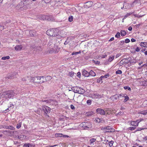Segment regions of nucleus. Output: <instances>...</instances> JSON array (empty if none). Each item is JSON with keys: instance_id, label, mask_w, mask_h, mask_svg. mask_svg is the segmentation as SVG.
Returning a JSON list of instances; mask_svg holds the SVG:
<instances>
[{"instance_id": "16", "label": "nucleus", "mask_w": 147, "mask_h": 147, "mask_svg": "<svg viewBox=\"0 0 147 147\" xmlns=\"http://www.w3.org/2000/svg\"><path fill=\"white\" fill-rule=\"evenodd\" d=\"M31 36H36V31L35 30H30L29 32Z\"/></svg>"}, {"instance_id": "9", "label": "nucleus", "mask_w": 147, "mask_h": 147, "mask_svg": "<svg viewBox=\"0 0 147 147\" xmlns=\"http://www.w3.org/2000/svg\"><path fill=\"white\" fill-rule=\"evenodd\" d=\"M42 101L45 102L47 103H48L50 105H56L57 104V102L55 101L54 100H42Z\"/></svg>"}, {"instance_id": "32", "label": "nucleus", "mask_w": 147, "mask_h": 147, "mask_svg": "<svg viewBox=\"0 0 147 147\" xmlns=\"http://www.w3.org/2000/svg\"><path fill=\"white\" fill-rule=\"evenodd\" d=\"M110 129H112V128L110 127L109 126H108V127H106V128H105L104 129V130H108L106 131L108 132H110L111 131H110Z\"/></svg>"}, {"instance_id": "52", "label": "nucleus", "mask_w": 147, "mask_h": 147, "mask_svg": "<svg viewBox=\"0 0 147 147\" xmlns=\"http://www.w3.org/2000/svg\"><path fill=\"white\" fill-rule=\"evenodd\" d=\"M4 28V26H3L0 25V30L2 31Z\"/></svg>"}, {"instance_id": "59", "label": "nucleus", "mask_w": 147, "mask_h": 147, "mask_svg": "<svg viewBox=\"0 0 147 147\" xmlns=\"http://www.w3.org/2000/svg\"><path fill=\"white\" fill-rule=\"evenodd\" d=\"M143 129V128H138L137 130H136L135 131L136 132V131H141V130H142V129Z\"/></svg>"}, {"instance_id": "22", "label": "nucleus", "mask_w": 147, "mask_h": 147, "mask_svg": "<svg viewBox=\"0 0 147 147\" xmlns=\"http://www.w3.org/2000/svg\"><path fill=\"white\" fill-rule=\"evenodd\" d=\"M103 95H100L98 94H94V98H101L102 97Z\"/></svg>"}, {"instance_id": "40", "label": "nucleus", "mask_w": 147, "mask_h": 147, "mask_svg": "<svg viewBox=\"0 0 147 147\" xmlns=\"http://www.w3.org/2000/svg\"><path fill=\"white\" fill-rule=\"evenodd\" d=\"M81 53V51H80L78 52H73L71 54L72 55H78V54H80Z\"/></svg>"}, {"instance_id": "30", "label": "nucleus", "mask_w": 147, "mask_h": 147, "mask_svg": "<svg viewBox=\"0 0 147 147\" xmlns=\"http://www.w3.org/2000/svg\"><path fill=\"white\" fill-rule=\"evenodd\" d=\"M95 121L96 123H98L101 122L102 119H101L97 118L95 119Z\"/></svg>"}, {"instance_id": "29", "label": "nucleus", "mask_w": 147, "mask_h": 147, "mask_svg": "<svg viewBox=\"0 0 147 147\" xmlns=\"http://www.w3.org/2000/svg\"><path fill=\"white\" fill-rule=\"evenodd\" d=\"M126 63L125 59H123L119 63L120 65H122Z\"/></svg>"}, {"instance_id": "55", "label": "nucleus", "mask_w": 147, "mask_h": 147, "mask_svg": "<svg viewBox=\"0 0 147 147\" xmlns=\"http://www.w3.org/2000/svg\"><path fill=\"white\" fill-rule=\"evenodd\" d=\"M9 128L11 130H14L15 129V128L11 126H9Z\"/></svg>"}, {"instance_id": "46", "label": "nucleus", "mask_w": 147, "mask_h": 147, "mask_svg": "<svg viewBox=\"0 0 147 147\" xmlns=\"http://www.w3.org/2000/svg\"><path fill=\"white\" fill-rule=\"evenodd\" d=\"M136 128L135 127H131L129 128V129L131 130H133Z\"/></svg>"}, {"instance_id": "45", "label": "nucleus", "mask_w": 147, "mask_h": 147, "mask_svg": "<svg viewBox=\"0 0 147 147\" xmlns=\"http://www.w3.org/2000/svg\"><path fill=\"white\" fill-rule=\"evenodd\" d=\"M122 72L121 71V70H117L116 72V74H122Z\"/></svg>"}, {"instance_id": "14", "label": "nucleus", "mask_w": 147, "mask_h": 147, "mask_svg": "<svg viewBox=\"0 0 147 147\" xmlns=\"http://www.w3.org/2000/svg\"><path fill=\"white\" fill-rule=\"evenodd\" d=\"M140 121L137 120L136 121H132L131 122V125L135 126H137L138 125V124Z\"/></svg>"}, {"instance_id": "2", "label": "nucleus", "mask_w": 147, "mask_h": 147, "mask_svg": "<svg viewBox=\"0 0 147 147\" xmlns=\"http://www.w3.org/2000/svg\"><path fill=\"white\" fill-rule=\"evenodd\" d=\"M15 95L14 92L13 90H9L3 92L0 96V98H13Z\"/></svg>"}, {"instance_id": "63", "label": "nucleus", "mask_w": 147, "mask_h": 147, "mask_svg": "<svg viewBox=\"0 0 147 147\" xmlns=\"http://www.w3.org/2000/svg\"><path fill=\"white\" fill-rule=\"evenodd\" d=\"M131 41L132 42H135L136 40L135 39L132 38L131 39Z\"/></svg>"}, {"instance_id": "1", "label": "nucleus", "mask_w": 147, "mask_h": 147, "mask_svg": "<svg viewBox=\"0 0 147 147\" xmlns=\"http://www.w3.org/2000/svg\"><path fill=\"white\" fill-rule=\"evenodd\" d=\"M30 4L25 0H23L19 3L16 6V8L19 11H24L30 7Z\"/></svg>"}, {"instance_id": "49", "label": "nucleus", "mask_w": 147, "mask_h": 147, "mask_svg": "<svg viewBox=\"0 0 147 147\" xmlns=\"http://www.w3.org/2000/svg\"><path fill=\"white\" fill-rule=\"evenodd\" d=\"M86 102L88 105H90L91 103V101L90 100H88Z\"/></svg>"}, {"instance_id": "44", "label": "nucleus", "mask_w": 147, "mask_h": 147, "mask_svg": "<svg viewBox=\"0 0 147 147\" xmlns=\"http://www.w3.org/2000/svg\"><path fill=\"white\" fill-rule=\"evenodd\" d=\"M123 97H124L125 98V99L124 100V101L125 102H126L129 99V98L128 96H124Z\"/></svg>"}, {"instance_id": "48", "label": "nucleus", "mask_w": 147, "mask_h": 147, "mask_svg": "<svg viewBox=\"0 0 147 147\" xmlns=\"http://www.w3.org/2000/svg\"><path fill=\"white\" fill-rule=\"evenodd\" d=\"M28 79H29V78L27 77L26 78H24L22 79V80L23 81H27V80Z\"/></svg>"}, {"instance_id": "5", "label": "nucleus", "mask_w": 147, "mask_h": 147, "mask_svg": "<svg viewBox=\"0 0 147 147\" xmlns=\"http://www.w3.org/2000/svg\"><path fill=\"white\" fill-rule=\"evenodd\" d=\"M124 94H117L113 96H112L110 98L111 100L113 101H115L118 99L121 96L124 97Z\"/></svg>"}, {"instance_id": "42", "label": "nucleus", "mask_w": 147, "mask_h": 147, "mask_svg": "<svg viewBox=\"0 0 147 147\" xmlns=\"http://www.w3.org/2000/svg\"><path fill=\"white\" fill-rule=\"evenodd\" d=\"M115 36V37H116L117 38H119L120 37V33L118 32L116 34Z\"/></svg>"}, {"instance_id": "10", "label": "nucleus", "mask_w": 147, "mask_h": 147, "mask_svg": "<svg viewBox=\"0 0 147 147\" xmlns=\"http://www.w3.org/2000/svg\"><path fill=\"white\" fill-rule=\"evenodd\" d=\"M49 53H57L59 52V50L57 49L56 47H54V48H51L49 50Z\"/></svg>"}, {"instance_id": "20", "label": "nucleus", "mask_w": 147, "mask_h": 147, "mask_svg": "<svg viewBox=\"0 0 147 147\" xmlns=\"http://www.w3.org/2000/svg\"><path fill=\"white\" fill-rule=\"evenodd\" d=\"M115 57L114 55H111L109 56L108 61L109 62H111L114 59Z\"/></svg>"}, {"instance_id": "11", "label": "nucleus", "mask_w": 147, "mask_h": 147, "mask_svg": "<svg viewBox=\"0 0 147 147\" xmlns=\"http://www.w3.org/2000/svg\"><path fill=\"white\" fill-rule=\"evenodd\" d=\"M96 112L98 114L101 115H104L105 114V111L101 109L98 108L96 110Z\"/></svg>"}, {"instance_id": "8", "label": "nucleus", "mask_w": 147, "mask_h": 147, "mask_svg": "<svg viewBox=\"0 0 147 147\" xmlns=\"http://www.w3.org/2000/svg\"><path fill=\"white\" fill-rule=\"evenodd\" d=\"M4 132H7L8 133H9V136H13L14 137L15 136H16V135H17L18 134V132L16 131H12L9 130L7 131L6 130L3 131V133Z\"/></svg>"}, {"instance_id": "31", "label": "nucleus", "mask_w": 147, "mask_h": 147, "mask_svg": "<svg viewBox=\"0 0 147 147\" xmlns=\"http://www.w3.org/2000/svg\"><path fill=\"white\" fill-rule=\"evenodd\" d=\"M105 111V113H106V115H109L111 113V111L110 110H109V109H106Z\"/></svg>"}, {"instance_id": "60", "label": "nucleus", "mask_w": 147, "mask_h": 147, "mask_svg": "<svg viewBox=\"0 0 147 147\" xmlns=\"http://www.w3.org/2000/svg\"><path fill=\"white\" fill-rule=\"evenodd\" d=\"M132 28L131 26H130L128 28V30L129 31H131L132 30Z\"/></svg>"}, {"instance_id": "58", "label": "nucleus", "mask_w": 147, "mask_h": 147, "mask_svg": "<svg viewBox=\"0 0 147 147\" xmlns=\"http://www.w3.org/2000/svg\"><path fill=\"white\" fill-rule=\"evenodd\" d=\"M77 76L78 77H80L81 76V73L80 72L77 73Z\"/></svg>"}, {"instance_id": "15", "label": "nucleus", "mask_w": 147, "mask_h": 147, "mask_svg": "<svg viewBox=\"0 0 147 147\" xmlns=\"http://www.w3.org/2000/svg\"><path fill=\"white\" fill-rule=\"evenodd\" d=\"M22 46L21 45H16L15 47V49L17 51H20L21 50L22 48Z\"/></svg>"}, {"instance_id": "4", "label": "nucleus", "mask_w": 147, "mask_h": 147, "mask_svg": "<svg viewBox=\"0 0 147 147\" xmlns=\"http://www.w3.org/2000/svg\"><path fill=\"white\" fill-rule=\"evenodd\" d=\"M71 89L74 93L83 94L85 92L84 90L79 87H73L71 88Z\"/></svg>"}, {"instance_id": "62", "label": "nucleus", "mask_w": 147, "mask_h": 147, "mask_svg": "<svg viewBox=\"0 0 147 147\" xmlns=\"http://www.w3.org/2000/svg\"><path fill=\"white\" fill-rule=\"evenodd\" d=\"M114 40V38L113 37H112L111 38L110 40H109V41H111L113 40Z\"/></svg>"}, {"instance_id": "27", "label": "nucleus", "mask_w": 147, "mask_h": 147, "mask_svg": "<svg viewBox=\"0 0 147 147\" xmlns=\"http://www.w3.org/2000/svg\"><path fill=\"white\" fill-rule=\"evenodd\" d=\"M45 81V78H41V79L40 80V81L36 82H37L38 83H39L40 84H41L44 82Z\"/></svg>"}, {"instance_id": "39", "label": "nucleus", "mask_w": 147, "mask_h": 147, "mask_svg": "<svg viewBox=\"0 0 147 147\" xmlns=\"http://www.w3.org/2000/svg\"><path fill=\"white\" fill-rule=\"evenodd\" d=\"M142 84L144 86H147V80H144L142 82Z\"/></svg>"}, {"instance_id": "17", "label": "nucleus", "mask_w": 147, "mask_h": 147, "mask_svg": "<svg viewBox=\"0 0 147 147\" xmlns=\"http://www.w3.org/2000/svg\"><path fill=\"white\" fill-rule=\"evenodd\" d=\"M44 77V78H45L46 81H49L52 79L51 76H43Z\"/></svg>"}, {"instance_id": "13", "label": "nucleus", "mask_w": 147, "mask_h": 147, "mask_svg": "<svg viewBox=\"0 0 147 147\" xmlns=\"http://www.w3.org/2000/svg\"><path fill=\"white\" fill-rule=\"evenodd\" d=\"M82 74L83 76L85 77H88L89 76V72H88L85 69L82 70Z\"/></svg>"}, {"instance_id": "6", "label": "nucleus", "mask_w": 147, "mask_h": 147, "mask_svg": "<svg viewBox=\"0 0 147 147\" xmlns=\"http://www.w3.org/2000/svg\"><path fill=\"white\" fill-rule=\"evenodd\" d=\"M42 111L44 112L46 114V115L48 117L49 116L47 114V113H49L50 112L51 108L46 106H43L42 107Z\"/></svg>"}, {"instance_id": "56", "label": "nucleus", "mask_w": 147, "mask_h": 147, "mask_svg": "<svg viewBox=\"0 0 147 147\" xmlns=\"http://www.w3.org/2000/svg\"><path fill=\"white\" fill-rule=\"evenodd\" d=\"M121 55V54H120V53H119V54H117V55H116V56H115L116 58H117L119 57Z\"/></svg>"}, {"instance_id": "26", "label": "nucleus", "mask_w": 147, "mask_h": 147, "mask_svg": "<svg viewBox=\"0 0 147 147\" xmlns=\"http://www.w3.org/2000/svg\"><path fill=\"white\" fill-rule=\"evenodd\" d=\"M124 6L125 7V9H127L129 8V4L127 3H124L123 4Z\"/></svg>"}, {"instance_id": "19", "label": "nucleus", "mask_w": 147, "mask_h": 147, "mask_svg": "<svg viewBox=\"0 0 147 147\" xmlns=\"http://www.w3.org/2000/svg\"><path fill=\"white\" fill-rule=\"evenodd\" d=\"M88 124L87 123L84 122L82 123L81 125H82L83 127L89 128V127L88 126Z\"/></svg>"}, {"instance_id": "24", "label": "nucleus", "mask_w": 147, "mask_h": 147, "mask_svg": "<svg viewBox=\"0 0 147 147\" xmlns=\"http://www.w3.org/2000/svg\"><path fill=\"white\" fill-rule=\"evenodd\" d=\"M138 113L144 115H146L147 113V110L143 111H140Z\"/></svg>"}, {"instance_id": "41", "label": "nucleus", "mask_w": 147, "mask_h": 147, "mask_svg": "<svg viewBox=\"0 0 147 147\" xmlns=\"http://www.w3.org/2000/svg\"><path fill=\"white\" fill-rule=\"evenodd\" d=\"M73 16H70L68 18V20L69 22H71L73 20Z\"/></svg>"}, {"instance_id": "28", "label": "nucleus", "mask_w": 147, "mask_h": 147, "mask_svg": "<svg viewBox=\"0 0 147 147\" xmlns=\"http://www.w3.org/2000/svg\"><path fill=\"white\" fill-rule=\"evenodd\" d=\"M126 34V31L125 30H121V34L122 36H125Z\"/></svg>"}, {"instance_id": "57", "label": "nucleus", "mask_w": 147, "mask_h": 147, "mask_svg": "<svg viewBox=\"0 0 147 147\" xmlns=\"http://www.w3.org/2000/svg\"><path fill=\"white\" fill-rule=\"evenodd\" d=\"M109 74H106L104 76H103L104 77V78H107L108 77H109Z\"/></svg>"}, {"instance_id": "18", "label": "nucleus", "mask_w": 147, "mask_h": 147, "mask_svg": "<svg viewBox=\"0 0 147 147\" xmlns=\"http://www.w3.org/2000/svg\"><path fill=\"white\" fill-rule=\"evenodd\" d=\"M94 113L92 111L88 112L86 113V115L88 117L92 116L94 114Z\"/></svg>"}, {"instance_id": "43", "label": "nucleus", "mask_w": 147, "mask_h": 147, "mask_svg": "<svg viewBox=\"0 0 147 147\" xmlns=\"http://www.w3.org/2000/svg\"><path fill=\"white\" fill-rule=\"evenodd\" d=\"M124 88L125 90L127 89L128 90L130 91L131 90V89L129 86H124Z\"/></svg>"}, {"instance_id": "3", "label": "nucleus", "mask_w": 147, "mask_h": 147, "mask_svg": "<svg viewBox=\"0 0 147 147\" xmlns=\"http://www.w3.org/2000/svg\"><path fill=\"white\" fill-rule=\"evenodd\" d=\"M58 30L57 29H51L48 30L46 32L47 34L50 36H56L58 38H60L61 37L59 35H58L57 32Z\"/></svg>"}, {"instance_id": "37", "label": "nucleus", "mask_w": 147, "mask_h": 147, "mask_svg": "<svg viewBox=\"0 0 147 147\" xmlns=\"http://www.w3.org/2000/svg\"><path fill=\"white\" fill-rule=\"evenodd\" d=\"M22 124V122L21 121L19 123L17 124L16 127L18 129H19L20 128L21 126V125Z\"/></svg>"}, {"instance_id": "33", "label": "nucleus", "mask_w": 147, "mask_h": 147, "mask_svg": "<svg viewBox=\"0 0 147 147\" xmlns=\"http://www.w3.org/2000/svg\"><path fill=\"white\" fill-rule=\"evenodd\" d=\"M41 16L42 19L43 20H44L45 19H47L48 20H49L48 18H47L48 17V16H45V15H41Z\"/></svg>"}, {"instance_id": "23", "label": "nucleus", "mask_w": 147, "mask_h": 147, "mask_svg": "<svg viewBox=\"0 0 147 147\" xmlns=\"http://www.w3.org/2000/svg\"><path fill=\"white\" fill-rule=\"evenodd\" d=\"M23 137H24V136L22 135H20V136L16 135V136H15V138L19 139L21 140H22L23 139Z\"/></svg>"}, {"instance_id": "53", "label": "nucleus", "mask_w": 147, "mask_h": 147, "mask_svg": "<svg viewBox=\"0 0 147 147\" xmlns=\"http://www.w3.org/2000/svg\"><path fill=\"white\" fill-rule=\"evenodd\" d=\"M129 42H130V40L128 38L126 39L125 40V42L126 43H128Z\"/></svg>"}, {"instance_id": "47", "label": "nucleus", "mask_w": 147, "mask_h": 147, "mask_svg": "<svg viewBox=\"0 0 147 147\" xmlns=\"http://www.w3.org/2000/svg\"><path fill=\"white\" fill-rule=\"evenodd\" d=\"M113 141H111L109 142V144L110 146L111 147L113 145Z\"/></svg>"}, {"instance_id": "34", "label": "nucleus", "mask_w": 147, "mask_h": 147, "mask_svg": "<svg viewBox=\"0 0 147 147\" xmlns=\"http://www.w3.org/2000/svg\"><path fill=\"white\" fill-rule=\"evenodd\" d=\"M10 58V57L9 56H7L3 57L1 58V59L3 60H5L6 59H9Z\"/></svg>"}, {"instance_id": "50", "label": "nucleus", "mask_w": 147, "mask_h": 147, "mask_svg": "<svg viewBox=\"0 0 147 147\" xmlns=\"http://www.w3.org/2000/svg\"><path fill=\"white\" fill-rule=\"evenodd\" d=\"M30 144H25L24 145V147H30Z\"/></svg>"}, {"instance_id": "21", "label": "nucleus", "mask_w": 147, "mask_h": 147, "mask_svg": "<svg viewBox=\"0 0 147 147\" xmlns=\"http://www.w3.org/2000/svg\"><path fill=\"white\" fill-rule=\"evenodd\" d=\"M89 76H96V74L93 71L91 70L89 72Z\"/></svg>"}, {"instance_id": "36", "label": "nucleus", "mask_w": 147, "mask_h": 147, "mask_svg": "<svg viewBox=\"0 0 147 147\" xmlns=\"http://www.w3.org/2000/svg\"><path fill=\"white\" fill-rule=\"evenodd\" d=\"M63 135L62 134H55L56 137H61L63 136Z\"/></svg>"}, {"instance_id": "61", "label": "nucleus", "mask_w": 147, "mask_h": 147, "mask_svg": "<svg viewBox=\"0 0 147 147\" xmlns=\"http://www.w3.org/2000/svg\"><path fill=\"white\" fill-rule=\"evenodd\" d=\"M135 51L137 52H139L140 51V49L138 47H137L135 49Z\"/></svg>"}, {"instance_id": "12", "label": "nucleus", "mask_w": 147, "mask_h": 147, "mask_svg": "<svg viewBox=\"0 0 147 147\" xmlns=\"http://www.w3.org/2000/svg\"><path fill=\"white\" fill-rule=\"evenodd\" d=\"M93 3L92 1H88L85 3L84 6L86 8H88L92 6Z\"/></svg>"}, {"instance_id": "7", "label": "nucleus", "mask_w": 147, "mask_h": 147, "mask_svg": "<svg viewBox=\"0 0 147 147\" xmlns=\"http://www.w3.org/2000/svg\"><path fill=\"white\" fill-rule=\"evenodd\" d=\"M44 76H38L34 77H30L29 78L30 80L29 81L31 82H36V81H35V80H36V79L37 80H39L40 81V80L41 79V78H44Z\"/></svg>"}, {"instance_id": "38", "label": "nucleus", "mask_w": 147, "mask_h": 147, "mask_svg": "<svg viewBox=\"0 0 147 147\" xmlns=\"http://www.w3.org/2000/svg\"><path fill=\"white\" fill-rule=\"evenodd\" d=\"M140 45L141 47H144L146 45V43L145 42H141L140 44Z\"/></svg>"}, {"instance_id": "35", "label": "nucleus", "mask_w": 147, "mask_h": 147, "mask_svg": "<svg viewBox=\"0 0 147 147\" xmlns=\"http://www.w3.org/2000/svg\"><path fill=\"white\" fill-rule=\"evenodd\" d=\"M132 13H128L125 15L124 17V19H126L127 17L129 16H130L132 14Z\"/></svg>"}, {"instance_id": "54", "label": "nucleus", "mask_w": 147, "mask_h": 147, "mask_svg": "<svg viewBox=\"0 0 147 147\" xmlns=\"http://www.w3.org/2000/svg\"><path fill=\"white\" fill-rule=\"evenodd\" d=\"M70 108L72 110H74L75 109V107L74 106L72 105H70Z\"/></svg>"}, {"instance_id": "51", "label": "nucleus", "mask_w": 147, "mask_h": 147, "mask_svg": "<svg viewBox=\"0 0 147 147\" xmlns=\"http://www.w3.org/2000/svg\"><path fill=\"white\" fill-rule=\"evenodd\" d=\"M41 48L40 47H36L35 49V50H38L39 51H41Z\"/></svg>"}, {"instance_id": "25", "label": "nucleus", "mask_w": 147, "mask_h": 147, "mask_svg": "<svg viewBox=\"0 0 147 147\" xmlns=\"http://www.w3.org/2000/svg\"><path fill=\"white\" fill-rule=\"evenodd\" d=\"M96 140V139L95 138H92L90 140V144L91 145H94V142H95Z\"/></svg>"}, {"instance_id": "64", "label": "nucleus", "mask_w": 147, "mask_h": 147, "mask_svg": "<svg viewBox=\"0 0 147 147\" xmlns=\"http://www.w3.org/2000/svg\"><path fill=\"white\" fill-rule=\"evenodd\" d=\"M131 61L132 63H136V61L134 59L132 60Z\"/></svg>"}]
</instances>
